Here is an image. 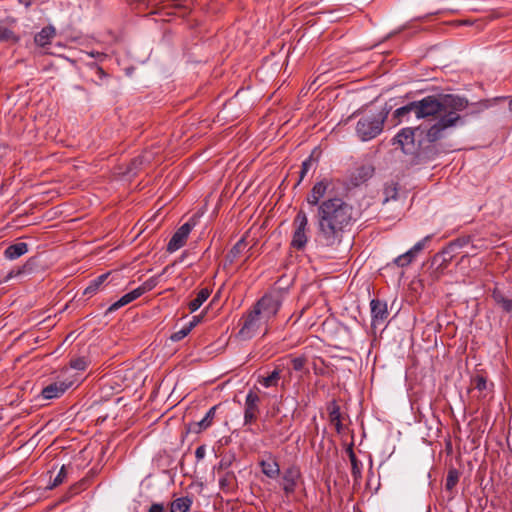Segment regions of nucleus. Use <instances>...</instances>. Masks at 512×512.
<instances>
[{
    "label": "nucleus",
    "mask_w": 512,
    "mask_h": 512,
    "mask_svg": "<svg viewBox=\"0 0 512 512\" xmlns=\"http://www.w3.org/2000/svg\"><path fill=\"white\" fill-rule=\"evenodd\" d=\"M469 105L465 97L456 94L428 95L421 100L412 101L397 108L393 113L395 125L416 119H431L427 125H419L418 130L424 133V140L437 142L446 137L449 129L464 124L460 112Z\"/></svg>",
    "instance_id": "f257e3e1"
},
{
    "label": "nucleus",
    "mask_w": 512,
    "mask_h": 512,
    "mask_svg": "<svg viewBox=\"0 0 512 512\" xmlns=\"http://www.w3.org/2000/svg\"><path fill=\"white\" fill-rule=\"evenodd\" d=\"M317 241L324 247H335L342 242L343 233L353 220V207L342 198L322 201L317 209Z\"/></svg>",
    "instance_id": "f03ea898"
},
{
    "label": "nucleus",
    "mask_w": 512,
    "mask_h": 512,
    "mask_svg": "<svg viewBox=\"0 0 512 512\" xmlns=\"http://www.w3.org/2000/svg\"><path fill=\"white\" fill-rule=\"evenodd\" d=\"M405 154L420 157L430 148L434 142L424 140V133H420L418 126L415 128H402L393 139Z\"/></svg>",
    "instance_id": "7ed1b4c3"
},
{
    "label": "nucleus",
    "mask_w": 512,
    "mask_h": 512,
    "mask_svg": "<svg viewBox=\"0 0 512 512\" xmlns=\"http://www.w3.org/2000/svg\"><path fill=\"white\" fill-rule=\"evenodd\" d=\"M388 110L378 113L364 114L357 122L356 133L362 141H369L377 137L383 130Z\"/></svg>",
    "instance_id": "20e7f679"
},
{
    "label": "nucleus",
    "mask_w": 512,
    "mask_h": 512,
    "mask_svg": "<svg viewBox=\"0 0 512 512\" xmlns=\"http://www.w3.org/2000/svg\"><path fill=\"white\" fill-rule=\"evenodd\" d=\"M242 325L238 332V336L241 340H249L256 336L263 330V334H266L267 322L262 319V317L258 314V311H255L253 308L246 313L241 319Z\"/></svg>",
    "instance_id": "39448f33"
},
{
    "label": "nucleus",
    "mask_w": 512,
    "mask_h": 512,
    "mask_svg": "<svg viewBox=\"0 0 512 512\" xmlns=\"http://www.w3.org/2000/svg\"><path fill=\"white\" fill-rule=\"evenodd\" d=\"M294 232L291 240V247L296 250H303L308 242V217L300 210L293 220Z\"/></svg>",
    "instance_id": "423d86ee"
},
{
    "label": "nucleus",
    "mask_w": 512,
    "mask_h": 512,
    "mask_svg": "<svg viewBox=\"0 0 512 512\" xmlns=\"http://www.w3.org/2000/svg\"><path fill=\"white\" fill-rule=\"evenodd\" d=\"M281 307V301L277 295L267 294L264 295L260 300L253 306L255 311L264 319L267 323L276 316Z\"/></svg>",
    "instance_id": "0eeeda50"
},
{
    "label": "nucleus",
    "mask_w": 512,
    "mask_h": 512,
    "mask_svg": "<svg viewBox=\"0 0 512 512\" xmlns=\"http://www.w3.org/2000/svg\"><path fill=\"white\" fill-rule=\"evenodd\" d=\"M301 478L302 474L298 466L291 465L284 469L280 486L286 498L289 499L294 494Z\"/></svg>",
    "instance_id": "6e6552de"
},
{
    "label": "nucleus",
    "mask_w": 512,
    "mask_h": 512,
    "mask_svg": "<svg viewBox=\"0 0 512 512\" xmlns=\"http://www.w3.org/2000/svg\"><path fill=\"white\" fill-rule=\"evenodd\" d=\"M194 224L190 222L184 223L180 226L176 232L172 235L167 245V251L172 253L179 250L186 243V240L192 231Z\"/></svg>",
    "instance_id": "1a4fd4ad"
},
{
    "label": "nucleus",
    "mask_w": 512,
    "mask_h": 512,
    "mask_svg": "<svg viewBox=\"0 0 512 512\" xmlns=\"http://www.w3.org/2000/svg\"><path fill=\"white\" fill-rule=\"evenodd\" d=\"M260 402L259 396L253 392L249 391L245 399V410H244V424H250L257 419V415L259 413L258 404Z\"/></svg>",
    "instance_id": "9d476101"
},
{
    "label": "nucleus",
    "mask_w": 512,
    "mask_h": 512,
    "mask_svg": "<svg viewBox=\"0 0 512 512\" xmlns=\"http://www.w3.org/2000/svg\"><path fill=\"white\" fill-rule=\"evenodd\" d=\"M371 306V317H372V325L376 326L377 324L382 323L388 316L387 304L384 301L379 299H373L370 302Z\"/></svg>",
    "instance_id": "9b49d317"
},
{
    "label": "nucleus",
    "mask_w": 512,
    "mask_h": 512,
    "mask_svg": "<svg viewBox=\"0 0 512 512\" xmlns=\"http://www.w3.org/2000/svg\"><path fill=\"white\" fill-rule=\"evenodd\" d=\"M374 166L370 163L358 166L351 176V181L354 185H359L370 179L374 174Z\"/></svg>",
    "instance_id": "f8f14e48"
},
{
    "label": "nucleus",
    "mask_w": 512,
    "mask_h": 512,
    "mask_svg": "<svg viewBox=\"0 0 512 512\" xmlns=\"http://www.w3.org/2000/svg\"><path fill=\"white\" fill-rule=\"evenodd\" d=\"M72 385V382L64 381L52 383L43 388L41 395L45 399H54L60 397Z\"/></svg>",
    "instance_id": "ddd939ff"
},
{
    "label": "nucleus",
    "mask_w": 512,
    "mask_h": 512,
    "mask_svg": "<svg viewBox=\"0 0 512 512\" xmlns=\"http://www.w3.org/2000/svg\"><path fill=\"white\" fill-rule=\"evenodd\" d=\"M259 466L261 467L262 473L268 478L275 479L280 475V466L272 455H269L266 459H262L259 462Z\"/></svg>",
    "instance_id": "4468645a"
},
{
    "label": "nucleus",
    "mask_w": 512,
    "mask_h": 512,
    "mask_svg": "<svg viewBox=\"0 0 512 512\" xmlns=\"http://www.w3.org/2000/svg\"><path fill=\"white\" fill-rule=\"evenodd\" d=\"M469 241V237L458 238L452 241L441 253L437 254L434 259L437 260L441 257L443 262L450 261L453 257V252H455L457 248H461L468 244Z\"/></svg>",
    "instance_id": "2eb2a0df"
},
{
    "label": "nucleus",
    "mask_w": 512,
    "mask_h": 512,
    "mask_svg": "<svg viewBox=\"0 0 512 512\" xmlns=\"http://www.w3.org/2000/svg\"><path fill=\"white\" fill-rule=\"evenodd\" d=\"M251 247H249L248 242L243 237L231 248V250L226 255V260L232 264L236 260H238L241 256L248 254Z\"/></svg>",
    "instance_id": "dca6fc26"
},
{
    "label": "nucleus",
    "mask_w": 512,
    "mask_h": 512,
    "mask_svg": "<svg viewBox=\"0 0 512 512\" xmlns=\"http://www.w3.org/2000/svg\"><path fill=\"white\" fill-rule=\"evenodd\" d=\"M329 186V182L327 180H322L317 182L313 188L311 189L310 194L307 196V202L310 205H318L320 204V199L324 197L326 194L327 188Z\"/></svg>",
    "instance_id": "f3484780"
},
{
    "label": "nucleus",
    "mask_w": 512,
    "mask_h": 512,
    "mask_svg": "<svg viewBox=\"0 0 512 512\" xmlns=\"http://www.w3.org/2000/svg\"><path fill=\"white\" fill-rule=\"evenodd\" d=\"M28 252V244L25 242H18L9 245L5 251L4 256L6 259L15 260Z\"/></svg>",
    "instance_id": "a211bd4d"
},
{
    "label": "nucleus",
    "mask_w": 512,
    "mask_h": 512,
    "mask_svg": "<svg viewBox=\"0 0 512 512\" xmlns=\"http://www.w3.org/2000/svg\"><path fill=\"white\" fill-rule=\"evenodd\" d=\"M139 292L140 291L134 289L131 292L123 295L119 300H117L116 302L109 306V308L106 311V314L113 313L116 310L120 309L121 307L133 302L134 300L140 297Z\"/></svg>",
    "instance_id": "6ab92c4d"
},
{
    "label": "nucleus",
    "mask_w": 512,
    "mask_h": 512,
    "mask_svg": "<svg viewBox=\"0 0 512 512\" xmlns=\"http://www.w3.org/2000/svg\"><path fill=\"white\" fill-rule=\"evenodd\" d=\"M88 72L91 76L92 81L96 85H102L103 81L108 78V74L100 67L97 63L91 62L87 64Z\"/></svg>",
    "instance_id": "aec40b11"
},
{
    "label": "nucleus",
    "mask_w": 512,
    "mask_h": 512,
    "mask_svg": "<svg viewBox=\"0 0 512 512\" xmlns=\"http://www.w3.org/2000/svg\"><path fill=\"white\" fill-rule=\"evenodd\" d=\"M211 289L205 287L198 291L196 297L188 303V308L191 313L197 311L202 304L209 298Z\"/></svg>",
    "instance_id": "412c9836"
},
{
    "label": "nucleus",
    "mask_w": 512,
    "mask_h": 512,
    "mask_svg": "<svg viewBox=\"0 0 512 512\" xmlns=\"http://www.w3.org/2000/svg\"><path fill=\"white\" fill-rule=\"evenodd\" d=\"M329 420L335 426L336 431L340 433L342 431L341 412L339 405L333 401L328 406Z\"/></svg>",
    "instance_id": "4be33fe9"
},
{
    "label": "nucleus",
    "mask_w": 512,
    "mask_h": 512,
    "mask_svg": "<svg viewBox=\"0 0 512 512\" xmlns=\"http://www.w3.org/2000/svg\"><path fill=\"white\" fill-rule=\"evenodd\" d=\"M55 36V29L52 26L44 27L40 32H38L34 41L38 46L44 47L50 43L51 39Z\"/></svg>",
    "instance_id": "5701e85b"
},
{
    "label": "nucleus",
    "mask_w": 512,
    "mask_h": 512,
    "mask_svg": "<svg viewBox=\"0 0 512 512\" xmlns=\"http://www.w3.org/2000/svg\"><path fill=\"white\" fill-rule=\"evenodd\" d=\"M217 406L211 407L208 412L206 413L205 417L200 420L199 422H196L194 424L193 431L196 433L201 432L202 430L207 429L213 422V419L215 417Z\"/></svg>",
    "instance_id": "b1692460"
},
{
    "label": "nucleus",
    "mask_w": 512,
    "mask_h": 512,
    "mask_svg": "<svg viewBox=\"0 0 512 512\" xmlns=\"http://www.w3.org/2000/svg\"><path fill=\"white\" fill-rule=\"evenodd\" d=\"M193 501L190 497H180L171 502L170 512H188Z\"/></svg>",
    "instance_id": "393cba45"
},
{
    "label": "nucleus",
    "mask_w": 512,
    "mask_h": 512,
    "mask_svg": "<svg viewBox=\"0 0 512 512\" xmlns=\"http://www.w3.org/2000/svg\"><path fill=\"white\" fill-rule=\"evenodd\" d=\"M281 378V370L276 368L268 376L259 377L258 382L265 388L276 387Z\"/></svg>",
    "instance_id": "a878e982"
},
{
    "label": "nucleus",
    "mask_w": 512,
    "mask_h": 512,
    "mask_svg": "<svg viewBox=\"0 0 512 512\" xmlns=\"http://www.w3.org/2000/svg\"><path fill=\"white\" fill-rule=\"evenodd\" d=\"M110 272L104 273L95 279L91 280L89 285L84 290V295L92 296L95 294L99 288L104 284V282L108 279Z\"/></svg>",
    "instance_id": "bb28decb"
},
{
    "label": "nucleus",
    "mask_w": 512,
    "mask_h": 512,
    "mask_svg": "<svg viewBox=\"0 0 512 512\" xmlns=\"http://www.w3.org/2000/svg\"><path fill=\"white\" fill-rule=\"evenodd\" d=\"M492 297L494 301L505 311L510 312L512 310V300L505 297L504 294L498 289L495 288L492 292Z\"/></svg>",
    "instance_id": "cd10ccee"
},
{
    "label": "nucleus",
    "mask_w": 512,
    "mask_h": 512,
    "mask_svg": "<svg viewBox=\"0 0 512 512\" xmlns=\"http://www.w3.org/2000/svg\"><path fill=\"white\" fill-rule=\"evenodd\" d=\"M236 484V476L232 471H226L219 478V487L222 491H229L233 489Z\"/></svg>",
    "instance_id": "c85d7f7f"
},
{
    "label": "nucleus",
    "mask_w": 512,
    "mask_h": 512,
    "mask_svg": "<svg viewBox=\"0 0 512 512\" xmlns=\"http://www.w3.org/2000/svg\"><path fill=\"white\" fill-rule=\"evenodd\" d=\"M316 161L312 156H309L307 159H305L302 162L301 170L299 172V180L297 182V185L301 183V181L304 179L308 171L315 167Z\"/></svg>",
    "instance_id": "c756f323"
},
{
    "label": "nucleus",
    "mask_w": 512,
    "mask_h": 512,
    "mask_svg": "<svg viewBox=\"0 0 512 512\" xmlns=\"http://www.w3.org/2000/svg\"><path fill=\"white\" fill-rule=\"evenodd\" d=\"M459 476H460V474L457 469H450L448 471V474L446 477V482H445L446 490L451 491L456 486V484L459 481Z\"/></svg>",
    "instance_id": "7c9ffc66"
},
{
    "label": "nucleus",
    "mask_w": 512,
    "mask_h": 512,
    "mask_svg": "<svg viewBox=\"0 0 512 512\" xmlns=\"http://www.w3.org/2000/svg\"><path fill=\"white\" fill-rule=\"evenodd\" d=\"M158 284V277H151L146 280L141 286L137 287L136 290L140 291L139 295L142 296L144 293L151 291Z\"/></svg>",
    "instance_id": "2f4dec72"
},
{
    "label": "nucleus",
    "mask_w": 512,
    "mask_h": 512,
    "mask_svg": "<svg viewBox=\"0 0 512 512\" xmlns=\"http://www.w3.org/2000/svg\"><path fill=\"white\" fill-rule=\"evenodd\" d=\"M414 258L415 256H413L412 252L408 250L404 254L395 258L394 263L399 267H406L414 260Z\"/></svg>",
    "instance_id": "473e14b6"
},
{
    "label": "nucleus",
    "mask_w": 512,
    "mask_h": 512,
    "mask_svg": "<svg viewBox=\"0 0 512 512\" xmlns=\"http://www.w3.org/2000/svg\"><path fill=\"white\" fill-rule=\"evenodd\" d=\"M234 461H235V455L234 454L224 456L220 460L218 465L215 467V469L218 472L228 470L231 467V465L233 464Z\"/></svg>",
    "instance_id": "72a5a7b5"
},
{
    "label": "nucleus",
    "mask_w": 512,
    "mask_h": 512,
    "mask_svg": "<svg viewBox=\"0 0 512 512\" xmlns=\"http://www.w3.org/2000/svg\"><path fill=\"white\" fill-rule=\"evenodd\" d=\"M18 39L12 30L0 26V41L17 42Z\"/></svg>",
    "instance_id": "f704fd0d"
},
{
    "label": "nucleus",
    "mask_w": 512,
    "mask_h": 512,
    "mask_svg": "<svg viewBox=\"0 0 512 512\" xmlns=\"http://www.w3.org/2000/svg\"><path fill=\"white\" fill-rule=\"evenodd\" d=\"M87 366L88 360L85 357L75 358L70 361V367L78 371H84Z\"/></svg>",
    "instance_id": "c9c22d12"
},
{
    "label": "nucleus",
    "mask_w": 512,
    "mask_h": 512,
    "mask_svg": "<svg viewBox=\"0 0 512 512\" xmlns=\"http://www.w3.org/2000/svg\"><path fill=\"white\" fill-rule=\"evenodd\" d=\"M29 263H26L22 267L12 269L4 278V281H9L12 278L18 277L28 271Z\"/></svg>",
    "instance_id": "e433bc0d"
},
{
    "label": "nucleus",
    "mask_w": 512,
    "mask_h": 512,
    "mask_svg": "<svg viewBox=\"0 0 512 512\" xmlns=\"http://www.w3.org/2000/svg\"><path fill=\"white\" fill-rule=\"evenodd\" d=\"M347 453H348V456H349V459H350V462H351V465H352V473H353V475L360 474V468L358 466V460H357V457H356V455H355V453L353 451L352 446L348 447Z\"/></svg>",
    "instance_id": "4c0bfd02"
},
{
    "label": "nucleus",
    "mask_w": 512,
    "mask_h": 512,
    "mask_svg": "<svg viewBox=\"0 0 512 512\" xmlns=\"http://www.w3.org/2000/svg\"><path fill=\"white\" fill-rule=\"evenodd\" d=\"M66 477H67V471H66V467L63 465L61 467V469L59 470L58 474L56 475V477L54 478L50 488H54V487H57L60 484H62L64 482V480L66 479Z\"/></svg>",
    "instance_id": "58836bf2"
},
{
    "label": "nucleus",
    "mask_w": 512,
    "mask_h": 512,
    "mask_svg": "<svg viewBox=\"0 0 512 512\" xmlns=\"http://www.w3.org/2000/svg\"><path fill=\"white\" fill-rule=\"evenodd\" d=\"M385 201L390 199H396L397 197V186L394 183L386 185L384 188Z\"/></svg>",
    "instance_id": "ea45409f"
},
{
    "label": "nucleus",
    "mask_w": 512,
    "mask_h": 512,
    "mask_svg": "<svg viewBox=\"0 0 512 512\" xmlns=\"http://www.w3.org/2000/svg\"><path fill=\"white\" fill-rule=\"evenodd\" d=\"M431 239V236H426L419 242H417L409 251L412 252V255L416 257V255L422 251L426 245V243Z\"/></svg>",
    "instance_id": "a19ab883"
},
{
    "label": "nucleus",
    "mask_w": 512,
    "mask_h": 512,
    "mask_svg": "<svg viewBox=\"0 0 512 512\" xmlns=\"http://www.w3.org/2000/svg\"><path fill=\"white\" fill-rule=\"evenodd\" d=\"M190 333L189 331V328H187L186 326H184L183 328H181L180 330L174 332L171 336H170V339L173 341V342H178L180 340H182L183 338H185L188 334Z\"/></svg>",
    "instance_id": "79ce46f5"
},
{
    "label": "nucleus",
    "mask_w": 512,
    "mask_h": 512,
    "mask_svg": "<svg viewBox=\"0 0 512 512\" xmlns=\"http://www.w3.org/2000/svg\"><path fill=\"white\" fill-rule=\"evenodd\" d=\"M473 385L476 389H478L479 391H483L486 389L487 387V380L484 376L482 375H477L476 377H474L473 379Z\"/></svg>",
    "instance_id": "37998d69"
},
{
    "label": "nucleus",
    "mask_w": 512,
    "mask_h": 512,
    "mask_svg": "<svg viewBox=\"0 0 512 512\" xmlns=\"http://www.w3.org/2000/svg\"><path fill=\"white\" fill-rule=\"evenodd\" d=\"M291 364H292V368L295 371H301V370H303V368L306 364V359L304 357H295L291 360Z\"/></svg>",
    "instance_id": "c03bdc74"
},
{
    "label": "nucleus",
    "mask_w": 512,
    "mask_h": 512,
    "mask_svg": "<svg viewBox=\"0 0 512 512\" xmlns=\"http://www.w3.org/2000/svg\"><path fill=\"white\" fill-rule=\"evenodd\" d=\"M206 455V448L204 445L197 447L195 451V457L198 461L202 460Z\"/></svg>",
    "instance_id": "a18cd8bd"
},
{
    "label": "nucleus",
    "mask_w": 512,
    "mask_h": 512,
    "mask_svg": "<svg viewBox=\"0 0 512 512\" xmlns=\"http://www.w3.org/2000/svg\"><path fill=\"white\" fill-rule=\"evenodd\" d=\"M148 512H164V506L161 503H153Z\"/></svg>",
    "instance_id": "49530a36"
},
{
    "label": "nucleus",
    "mask_w": 512,
    "mask_h": 512,
    "mask_svg": "<svg viewBox=\"0 0 512 512\" xmlns=\"http://www.w3.org/2000/svg\"><path fill=\"white\" fill-rule=\"evenodd\" d=\"M201 321V316H194L192 321H190L186 327L189 328V331L191 330Z\"/></svg>",
    "instance_id": "de8ad7c7"
},
{
    "label": "nucleus",
    "mask_w": 512,
    "mask_h": 512,
    "mask_svg": "<svg viewBox=\"0 0 512 512\" xmlns=\"http://www.w3.org/2000/svg\"><path fill=\"white\" fill-rule=\"evenodd\" d=\"M502 17V14L497 12V11H492L491 14L487 17L488 20H494V19H497V18H500Z\"/></svg>",
    "instance_id": "09e8293b"
},
{
    "label": "nucleus",
    "mask_w": 512,
    "mask_h": 512,
    "mask_svg": "<svg viewBox=\"0 0 512 512\" xmlns=\"http://www.w3.org/2000/svg\"><path fill=\"white\" fill-rule=\"evenodd\" d=\"M150 159H151V158H150V155H148V154H144V155H142V156L139 158L140 163H142V162H149V161H150Z\"/></svg>",
    "instance_id": "8fccbe9b"
},
{
    "label": "nucleus",
    "mask_w": 512,
    "mask_h": 512,
    "mask_svg": "<svg viewBox=\"0 0 512 512\" xmlns=\"http://www.w3.org/2000/svg\"><path fill=\"white\" fill-rule=\"evenodd\" d=\"M137 1L140 3H152V2H155L156 0H137Z\"/></svg>",
    "instance_id": "3c124183"
},
{
    "label": "nucleus",
    "mask_w": 512,
    "mask_h": 512,
    "mask_svg": "<svg viewBox=\"0 0 512 512\" xmlns=\"http://www.w3.org/2000/svg\"><path fill=\"white\" fill-rule=\"evenodd\" d=\"M460 23L464 24V25H472V22L469 20H464V21H461Z\"/></svg>",
    "instance_id": "603ef678"
},
{
    "label": "nucleus",
    "mask_w": 512,
    "mask_h": 512,
    "mask_svg": "<svg viewBox=\"0 0 512 512\" xmlns=\"http://www.w3.org/2000/svg\"><path fill=\"white\" fill-rule=\"evenodd\" d=\"M509 106H510V109L512 110V99L510 100Z\"/></svg>",
    "instance_id": "864d4df0"
}]
</instances>
